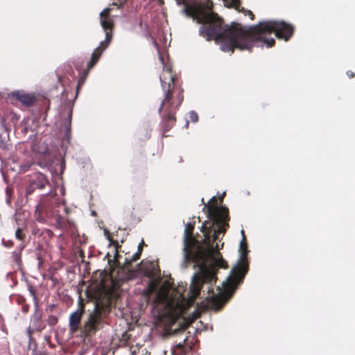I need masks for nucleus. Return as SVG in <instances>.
Wrapping results in <instances>:
<instances>
[{
    "instance_id": "f8f14e48",
    "label": "nucleus",
    "mask_w": 355,
    "mask_h": 355,
    "mask_svg": "<svg viewBox=\"0 0 355 355\" xmlns=\"http://www.w3.org/2000/svg\"><path fill=\"white\" fill-rule=\"evenodd\" d=\"M12 97L21 103L22 105L27 107L33 106L36 102L35 95L26 94L24 92L17 91L11 94Z\"/></svg>"
},
{
    "instance_id": "c85d7f7f",
    "label": "nucleus",
    "mask_w": 355,
    "mask_h": 355,
    "mask_svg": "<svg viewBox=\"0 0 355 355\" xmlns=\"http://www.w3.org/2000/svg\"><path fill=\"white\" fill-rule=\"evenodd\" d=\"M3 243L6 247H8V248H10V247L13 246V244H14L12 241H3Z\"/></svg>"
},
{
    "instance_id": "2eb2a0df",
    "label": "nucleus",
    "mask_w": 355,
    "mask_h": 355,
    "mask_svg": "<svg viewBox=\"0 0 355 355\" xmlns=\"http://www.w3.org/2000/svg\"><path fill=\"white\" fill-rule=\"evenodd\" d=\"M31 182L36 189H42L49 183V180L44 174L36 173L32 176Z\"/></svg>"
},
{
    "instance_id": "4be33fe9",
    "label": "nucleus",
    "mask_w": 355,
    "mask_h": 355,
    "mask_svg": "<svg viewBox=\"0 0 355 355\" xmlns=\"http://www.w3.org/2000/svg\"><path fill=\"white\" fill-rule=\"evenodd\" d=\"M114 243H115V254H114V261L115 262H119V259L120 257V255L119 254L118 248H121V246L119 245L117 241H114Z\"/></svg>"
},
{
    "instance_id": "a878e982",
    "label": "nucleus",
    "mask_w": 355,
    "mask_h": 355,
    "mask_svg": "<svg viewBox=\"0 0 355 355\" xmlns=\"http://www.w3.org/2000/svg\"><path fill=\"white\" fill-rule=\"evenodd\" d=\"M241 12H244L245 15H248L250 17V19L252 20L254 19V15L253 12L250 10H246L244 8H242Z\"/></svg>"
},
{
    "instance_id": "f257e3e1",
    "label": "nucleus",
    "mask_w": 355,
    "mask_h": 355,
    "mask_svg": "<svg viewBox=\"0 0 355 355\" xmlns=\"http://www.w3.org/2000/svg\"><path fill=\"white\" fill-rule=\"evenodd\" d=\"M200 21L205 24L200 29V36L207 41L214 40L220 43V49L224 52H234L235 49L251 51L254 46L266 45L272 47L275 40L270 37L275 33L276 37L288 41L294 33L293 24L284 21H263L257 25L244 28L240 24L232 23L225 25L223 19L213 14L201 13Z\"/></svg>"
},
{
    "instance_id": "7c9ffc66",
    "label": "nucleus",
    "mask_w": 355,
    "mask_h": 355,
    "mask_svg": "<svg viewBox=\"0 0 355 355\" xmlns=\"http://www.w3.org/2000/svg\"><path fill=\"white\" fill-rule=\"evenodd\" d=\"M154 271L153 270H152L151 271H148V270H146L145 271V275L147 276V277H151L153 275H154Z\"/></svg>"
},
{
    "instance_id": "b1692460",
    "label": "nucleus",
    "mask_w": 355,
    "mask_h": 355,
    "mask_svg": "<svg viewBox=\"0 0 355 355\" xmlns=\"http://www.w3.org/2000/svg\"><path fill=\"white\" fill-rule=\"evenodd\" d=\"M189 118H190V120L193 122H196L198 120V116L197 113L194 111H191L189 112Z\"/></svg>"
},
{
    "instance_id": "aec40b11",
    "label": "nucleus",
    "mask_w": 355,
    "mask_h": 355,
    "mask_svg": "<svg viewBox=\"0 0 355 355\" xmlns=\"http://www.w3.org/2000/svg\"><path fill=\"white\" fill-rule=\"evenodd\" d=\"M58 322V318L53 315L48 317L47 322L50 326H55Z\"/></svg>"
},
{
    "instance_id": "c756f323",
    "label": "nucleus",
    "mask_w": 355,
    "mask_h": 355,
    "mask_svg": "<svg viewBox=\"0 0 355 355\" xmlns=\"http://www.w3.org/2000/svg\"><path fill=\"white\" fill-rule=\"evenodd\" d=\"M0 149H2V150L7 149V144L2 140H0Z\"/></svg>"
},
{
    "instance_id": "6ab92c4d",
    "label": "nucleus",
    "mask_w": 355,
    "mask_h": 355,
    "mask_svg": "<svg viewBox=\"0 0 355 355\" xmlns=\"http://www.w3.org/2000/svg\"><path fill=\"white\" fill-rule=\"evenodd\" d=\"M28 291H29L31 295L33 298L35 306H37V296H36V290L35 289V288L33 286L29 285L28 286Z\"/></svg>"
},
{
    "instance_id": "f704fd0d",
    "label": "nucleus",
    "mask_w": 355,
    "mask_h": 355,
    "mask_svg": "<svg viewBox=\"0 0 355 355\" xmlns=\"http://www.w3.org/2000/svg\"><path fill=\"white\" fill-rule=\"evenodd\" d=\"M106 257H108V263H109V264H110L111 262H112V260L110 259V256L109 253L106 255Z\"/></svg>"
},
{
    "instance_id": "473e14b6",
    "label": "nucleus",
    "mask_w": 355,
    "mask_h": 355,
    "mask_svg": "<svg viewBox=\"0 0 355 355\" xmlns=\"http://www.w3.org/2000/svg\"><path fill=\"white\" fill-rule=\"evenodd\" d=\"M155 300L157 302H159V301L162 300V297L159 293L157 294Z\"/></svg>"
},
{
    "instance_id": "ddd939ff",
    "label": "nucleus",
    "mask_w": 355,
    "mask_h": 355,
    "mask_svg": "<svg viewBox=\"0 0 355 355\" xmlns=\"http://www.w3.org/2000/svg\"><path fill=\"white\" fill-rule=\"evenodd\" d=\"M193 347L187 343V339L184 338L183 342L179 343L171 348V355H187L191 352ZM165 355H166V352Z\"/></svg>"
},
{
    "instance_id": "2f4dec72",
    "label": "nucleus",
    "mask_w": 355,
    "mask_h": 355,
    "mask_svg": "<svg viewBox=\"0 0 355 355\" xmlns=\"http://www.w3.org/2000/svg\"><path fill=\"white\" fill-rule=\"evenodd\" d=\"M347 75L348 76V77L349 78H354L355 76L354 73L353 71H347Z\"/></svg>"
},
{
    "instance_id": "39448f33",
    "label": "nucleus",
    "mask_w": 355,
    "mask_h": 355,
    "mask_svg": "<svg viewBox=\"0 0 355 355\" xmlns=\"http://www.w3.org/2000/svg\"><path fill=\"white\" fill-rule=\"evenodd\" d=\"M218 198L213 196L209 204L205 206L209 220L203 223V228H209L208 234L214 232V234H224L229 227V210L225 207H218Z\"/></svg>"
},
{
    "instance_id": "4468645a",
    "label": "nucleus",
    "mask_w": 355,
    "mask_h": 355,
    "mask_svg": "<svg viewBox=\"0 0 355 355\" xmlns=\"http://www.w3.org/2000/svg\"><path fill=\"white\" fill-rule=\"evenodd\" d=\"M32 324L33 329L30 327L28 329V334L30 338H31L32 334L34 331H37L38 332H41L46 327V324L44 321L42 320V314L41 313H35L32 318Z\"/></svg>"
},
{
    "instance_id": "72a5a7b5",
    "label": "nucleus",
    "mask_w": 355,
    "mask_h": 355,
    "mask_svg": "<svg viewBox=\"0 0 355 355\" xmlns=\"http://www.w3.org/2000/svg\"><path fill=\"white\" fill-rule=\"evenodd\" d=\"M22 310H23V311H24V313L28 312V305H24V306H23V307H22Z\"/></svg>"
},
{
    "instance_id": "a211bd4d",
    "label": "nucleus",
    "mask_w": 355,
    "mask_h": 355,
    "mask_svg": "<svg viewBox=\"0 0 355 355\" xmlns=\"http://www.w3.org/2000/svg\"><path fill=\"white\" fill-rule=\"evenodd\" d=\"M141 254L140 252H137L134 255H132L130 259H125V264L127 266H130L132 262H135L140 259Z\"/></svg>"
},
{
    "instance_id": "cd10ccee",
    "label": "nucleus",
    "mask_w": 355,
    "mask_h": 355,
    "mask_svg": "<svg viewBox=\"0 0 355 355\" xmlns=\"http://www.w3.org/2000/svg\"><path fill=\"white\" fill-rule=\"evenodd\" d=\"M144 245H145L144 241V240H142L141 242L139 244L138 250H137L138 252H140L141 254L142 253L143 247Z\"/></svg>"
},
{
    "instance_id": "5701e85b",
    "label": "nucleus",
    "mask_w": 355,
    "mask_h": 355,
    "mask_svg": "<svg viewBox=\"0 0 355 355\" xmlns=\"http://www.w3.org/2000/svg\"><path fill=\"white\" fill-rule=\"evenodd\" d=\"M31 166H32V163L29 162H27L26 163L22 164L21 165V171L22 172H26V171L29 170V168H31Z\"/></svg>"
},
{
    "instance_id": "f03ea898",
    "label": "nucleus",
    "mask_w": 355,
    "mask_h": 355,
    "mask_svg": "<svg viewBox=\"0 0 355 355\" xmlns=\"http://www.w3.org/2000/svg\"><path fill=\"white\" fill-rule=\"evenodd\" d=\"M164 92L158 112L162 117L161 127L164 137L176 123V112L184 101V89L178 85V78L173 74L171 67L164 69L159 77Z\"/></svg>"
},
{
    "instance_id": "412c9836",
    "label": "nucleus",
    "mask_w": 355,
    "mask_h": 355,
    "mask_svg": "<svg viewBox=\"0 0 355 355\" xmlns=\"http://www.w3.org/2000/svg\"><path fill=\"white\" fill-rule=\"evenodd\" d=\"M15 236L17 239L23 241L26 237V234L23 232L22 229L17 228L15 232Z\"/></svg>"
},
{
    "instance_id": "393cba45",
    "label": "nucleus",
    "mask_w": 355,
    "mask_h": 355,
    "mask_svg": "<svg viewBox=\"0 0 355 355\" xmlns=\"http://www.w3.org/2000/svg\"><path fill=\"white\" fill-rule=\"evenodd\" d=\"M35 189V187L34 186H33L32 183L31 182L30 185L26 189V195L28 196V195L32 194V193L34 191Z\"/></svg>"
},
{
    "instance_id": "dca6fc26",
    "label": "nucleus",
    "mask_w": 355,
    "mask_h": 355,
    "mask_svg": "<svg viewBox=\"0 0 355 355\" xmlns=\"http://www.w3.org/2000/svg\"><path fill=\"white\" fill-rule=\"evenodd\" d=\"M55 220V226L57 228L60 230H64L67 228L69 225V221L65 218L60 216L59 212H56V214L53 217Z\"/></svg>"
},
{
    "instance_id": "e433bc0d",
    "label": "nucleus",
    "mask_w": 355,
    "mask_h": 355,
    "mask_svg": "<svg viewBox=\"0 0 355 355\" xmlns=\"http://www.w3.org/2000/svg\"><path fill=\"white\" fill-rule=\"evenodd\" d=\"M80 85H81V83H80V81L79 80L78 83V85H77V90H78V89L80 87Z\"/></svg>"
},
{
    "instance_id": "423d86ee",
    "label": "nucleus",
    "mask_w": 355,
    "mask_h": 355,
    "mask_svg": "<svg viewBox=\"0 0 355 355\" xmlns=\"http://www.w3.org/2000/svg\"><path fill=\"white\" fill-rule=\"evenodd\" d=\"M212 250L213 251L211 252V254L205 262V268L207 269V270H208L209 272H211L213 275V277H211L210 278L209 277V278L208 277L207 278V277L202 278V279H200L199 281H197L196 282H194V279H196V275L198 274H200V264L196 263L199 267V271H198V272H196L193 275L192 280H191V284L190 286V293L191 294V297L193 299L197 298L200 295V291H201L204 284L207 283V284H211V286H212L213 283H216V282L217 277H216V271L212 268H209L207 266V263L209 260L213 261L216 263V265L219 268H228L227 262L223 259L221 254L218 251V250L214 248V245H213Z\"/></svg>"
},
{
    "instance_id": "f3484780",
    "label": "nucleus",
    "mask_w": 355,
    "mask_h": 355,
    "mask_svg": "<svg viewBox=\"0 0 355 355\" xmlns=\"http://www.w3.org/2000/svg\"><path fill=\"white\" fill-rule=\"evenodd\" d=\"M24 246H21L18 250H15L12 252L13 260L18 265L21 263V251L24 249Z\"/></svg>"
},
{
    "instance_id": "c9c22d12",
    "label": "nucleus",
    "mask_w": 355,
    "mask_h": 355,
    "mask_svg": "<svg viewBox=\"0 0 355 355\" xmlns=\"http://www.w3.org/2000/svg\"><path fill=\"white\" fill-rule=\"evenodd\" d=\"M224 196H225V193H223V195L219 198L220 203H221L223 202Z\"/></svg>"
},
{
    "instance_id": "9d476101",
    "label": "nucleus",
    "mask_w": 355,
    "mask_h": 355,
    "mask_svg": "<svg viewBox=\"0 0 355 355\" xmlns=\"http://www.w3.org/2000/svg\"><path fill=\"white\" fill-rule=\"evenodd\" d=\"M85 312V304L84 300L80 297L78 300V306L76 311H73L69 315V330L71 333H76L78 330L80 331V322L83 314Z\"/></svg>"
},
{
    "instance_id": "1a4fd4ad",
    "label": "nucleus",
    "mask_w": 355,
    "mask_h": 355,
    "mask_svg": "<svg viewBox=\"0 0 355 355\" xmlns=\"http://www.w3.org/2000/svg\"><path fill=\"white\" fill-rule=\"evenodd\" d=\"M104 324L103 309L96 304L80 328V336L84 338L93 337L96 332L103 329Z\"/></svg>"
},
{
    "instance_id": "9b49d317",
    "label": "nucleus",
    "mask_w": 355,
    "mask_h": 355,
    "mask_svg": "<svg viewBox=\"0 0 355 355\" xmlns=\"http://www.w3.org/2000/svg\"><path fill=\"white\" fill-rule=\"evenodd\" d=\"M213 8V2L211 0H202L200 2L198 6L194 10V17L197 19L198 23L201 24L200 29L204 26L205 21H200L201 13L211 15L213 14L219 17L216 13L211 11Z\"/></svg>"
},
{
    "instance_id": "7ed1b4c3",
    "label": "nucleus",
    "mask_w": 355,
    "mask_h": 355,
    "mask_svg": "<svg viewBox=\"0 0 355 355\" xmlns=\"http://www.w3.org/2000/svg\"><path fill=\"white\" fill-rule=\"evenodd\" d=\"M194 230V224L188 223L185 225L184 235V259L186 263H189L192 261L195 263L200 264V272L198 274L194 279V282L199 281L202 278H210L213 277V275L209 272L205 268V262L211 254L213 251V243H214L218 239V235L215 236L214 232L207 233L209 230L208 227L204 229L203 225L202 226V232L205 236V247L198 246L196 250H193L192 248L196 243V240L193 236V232Z\"/></svg>"
},
{
    "instance_id": "6e6552de",
    "label": "nucleus",
    "mask_w": 355,
    "mask_h": 355,
    "mask_svg": "<svg viewBox=\"0 0 355 355\" xmlns=\"http://www.w3.org/2000/svg\"><path fill=\"white\" fill-rule=\"evenodd\" d=\"M60 207H63L65 212L68 213V208L63 203L58 202L55 196H43L35 207L36 220L40 223H46L48 219L53 218L56 212H59L58 208Z\"/></svg>"
},
{
    "instance_id": "20e7f679",
    "label": "nucleus",
    "mask_w": 355,
    "mask_h": 355,
    "mask_svg": "<svg viewBox=\"0 0 355 355\" xmlns=\"http://www.w3.org/2000/svg\"><path fill=\"white\" fill-rule=\"evenodd\" d=\"M243 239L240 243V259L238 264L234 266L231 275L226 282L223 283V290L218 295H214L207 298L205 307L211 309H220L223 305L233 296L238 286L243 282V279L248 271V243L244 231H241Z\"/></svg>"
},
{
    "instance_id": "bb28decb",
    "label": "nucleus",
    "mask_w": 355,
    "mask_h": 355,
    "mask_svg": "<svg viewBox=\"0 0 355 355\" xmlns=\"http://www.w3.org/2000/svg\"><path fill=\"white\" fill-rule=\"evenodd\" d=\"M118 1L119 2V3L114 1V2H113L112 4L120 7V6H123L124 3H125L128 1V0H119Z\"/></svg>"
},
{
    "instance_id": "0eeeda50",
    "label": "nucleus",
    "mask_w": 355,
    "mask_h": 355,
    "mask_svg": "<svg viewBox=\"0 0 355 355\" xmlns=\"http://www.w3.org/2000/svg\"><path fill=\"white\" fill-rule=\"evenodd\" d=\"M111 8H105L100 14L101 25L105 32V39L94 49L91 59L87 63V69H91L100 59L103 52L109 46L113 36L114 20L110 16Z\"/></svg>"
}]
</instances>
